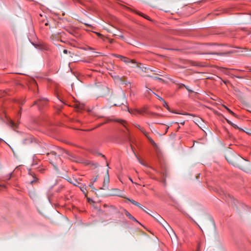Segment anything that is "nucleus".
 I'll use <instances>...</instances> for the list:
<instances>
[{"instance_id": "nucleus-31", "label": "nucleus", "mask_w": 251, "mask_h": 251, "mask_svg": "<svg viewBox=\"0 0 251 251\" xmlns=\"http://www.w3.org/2000/svg\"><path fill=\"white\" fill-rule=\"evenodd\" d=\"M71 183L73 184L75 186H76L77 185V183H78V182H77L76 180H74V182H71Z\"/></svg>"}, {"instance_id": "nucleus-28", "label": "nucleus", "mask_w": 251, "mask_h": 251, "mask_svg": "<svg viewBox=\"0 0 251 251\" xmlns=\"http://www.w3.org/2000/svg\"><path fill=\"white\" fill-rule=\"evenodd\" d=\"M137 158L140 164H141L142 165H143L145 166H146V165L144 163H143L138 157H137Z\"/></svg>"}, {"instance_id": "nucleus-2", "label": "nucleus", "mask_w": 251, "mask_h": 251, "mask_svg": "<svg viewBox=\"0 0 251 251\" xmlns=\"http://www.w3.org/2000/svg\"><path fill=\"white\" fill-rule=\"evenodd\" d=\"M112 191L113 193L111 194V195L118 196V197L125 198V199H126L128 201L131 202L133 204L135 205V206L139 207L141 209H143V207H142L141 205L139 203H138V202H137L136 201H135L133 200L130 199L129 198H126L123 192L122 191H121L120 190H119L118 189H113L112 190Z\"/></svg>"}, {"instance_id": "nucleus-9", "label": "nucleus", "mask_w": 251, "mask_h": 251, "mask_svg": "<svg viewBox=\"0 0 251 251\" xmlns=\"http://www.w3.org/2000/svg\"><path fill=\"white\" fill-rule=\"evenodd\" d=\"M122 214H125L129 219L138 223L140 224V223L133 217L132 216L129 212H128L126 209L124 208H121V211Z\"/></svg>"}, {"instance_id": "nucleus-7", "label": "nucleus", "mask_w": 251, "mask_h": 251, "mask_svg": "<svg viewBox=\"0 0 251 251\" xmlns=\"http://www.w3.org/2000/svg\"><path fill=\"white\" fill-rule=\"evenodd\" d=\"M141 132L144 134V135L147 138L151 144L154 148H157V145L153 141V140L149 135V133L147 132L144 129H142Z\"/></svg>"}, {"instance_id": "nucleus-32", "label": "nucleus", "mask_w": 251, "mask_h": 251, "mask_svg": "<svg viewBox=\"0 0 251 251\" xmlns=\"http://www.w3.org/2000/svg\"><path fill=\"white\" fill-rule=\"evenodd\" d=\"M97 178H98V177L97 176L94 179L91 180V182H93V183H94V182H95L97 181Z\"/></svg>"}, {"instance_id": "nucleus-33", "label": "nucleus", "mask_w": 251, "mask_h": 251, "mask_svg": "<svg viewBox=\"0 0 251 251\" xmlns=\"http://www.w3.org/2000/svg\"><path fill=\"white\" fill-rule=\"evenodd\" d=\"M169 128V126H167V127H166V129H165V133H164V134H165V133H166L167 132V131H168V130Z\"/></svg>"}, {"instance_id": "nucleus-15", "label": "nucleus", "mask_w": 251, "mask_h": 251, "mask_svg": "<svg viewBox=\"0 0 251 251\" xmlns=\"http://www.w3.org/2000/svg\"><path fill=\"white\" fill-rule=\"evenodd\" d=\"M145 112L147 113V114H148L149 115H151L152 117H160L161 116V115L159 114H157V113H153V112H146L145 111Z\"/></svg>"}, {"instance_id": "nucleus-39", "label": "nucleus", "mask_w": 251, "mask_h": 251, "mask_svg": "<svg viewBox=\"0 0 251 251\" xmlns=\"http://www.w3.org/2000/svg\"><path fill=\"white\" fill-rule=\"evenodd\" d=\"M82 108H83V106H80L79 109H82Z\"/></svg>"}, {"instance_id": "nucleus-5", "label": "nucleus", "mask_w": 251, "mask_h": 251, "mask_svg": "<svg viewBox=\"0 0 251 251\" xmlns=\"http://www.w3.org/2000/svg\"><path fill=\"white\" fill-rule=\"evenodd\" d=\"M141 132L144 134V135L147 138L151 144L154 148H157V145L153 141V140L149 135V133L147 132L144 129H142Z\"/></svg>"}, {"instance_id": "nucleus-12", "label": "nucleus", "mask_w": 251, "mask_h": 251, "mask_svg": "<svg viewBox=\"0 0 251 251\" xmlns=\"http://www.w3.org/2000/svg\"><path fill=\"white\" fill-rule=\"evenodd\" d=\"M79 187L80 189V190L83 192L85 196H86L87 193L85 192V191L86 190V187L85 185L81 184L79 186Z\"/></svg>"}, {"instance_id": "nucleus-24", "label": "nucleus", "mask_w": 251, "mask_h": 251, "mask_svg": "<svg viewBox=\"0 0 251 251\" xmlns=\"http://www.w3.org/2000/svg\"><path fill=\"white\" fill-rule=\"evenodd\" d=\"M93 185H94L93 182H90L89 186L90 187H91L92 188L93 191H95V190H96V189L94 187Z\"/></svg>"}, {"instance_id": "nucleus-25", "label": "nucleus", "mask_w": 251, "mask_h": 251, "mask_svg": "<svg viewBox=\"0 0 251 251\" xmlns=\"http://www.w3.org/2000/svg\"><path fill=\"white\" fill-rule=\"evenodd\" d=\"M10 124V126L13 127H16L17 126V124L14 123L13 121H11Z\"/></svg>"}, {"instance_id": "nucleus-4", "label": "nucleus", "mask_w": 251, "mask_h": 251, "mask_svg": "<svg viewBox=\"0 0 251 251\" xmlns=\"http://www.w3.org/2000/svg\"><path fill=\"white\" fill-rule=\"evenodd\" d=\"M115 57L120 58L122 61L126 63H131L134 64L136 67H138V64L133 60H131L127 57L119 54H114Z\"/></svg>"}, {"instance_id": "nucleus-36", "label": "nucleus", "mask_w": 251, "mask_h": 251, "mask_svg": "<svg viewBox=\"0 0 251 251\" xmlns=\"http://www.w3.org/2000/svg\"><path fill=\"white\" fill-rule=\"evenodd\" d=\"M119 37L121 38V39H124V37L123 35H118Z\"/></svg>"}, {"instance_id": "nucleus-19", "label": "nucleus", "mask_w": 251, "mask_h": 251, "mask_svg": "<svg viewBox=\"0 0 251 251\" xmlns=\"http://www.w3.org/2000/svg\"><path fill=\"white\" fill-rule=\"evenodd\" d=\"M33 179L32 180H31L30 181V184H34L35 183H37V182H38V178L34 177V176H33Z\"/></svg>"}, {"instance_id": "nucleus-11", "label": "nucleus", "mask_w": 251, "mask_h": 251, "mask_svg": "<svg viewBox=\"0 0 251 251\" xmlns=\"http://www.w3.org/2000/svg\"><path fill=\"white\" fill-rule=\"evenodd\" d=\"M47 102L46 99L39 100L34 102V104L37 105L39 107L44 105Z\"/></svg>"}, {"instance_id": "nucleus-34", "label": "nucleus", "mask_w": 251, "mask_h": 251, "mask_svg": "<svg viewBox=\"0 0 251 251\" xmlns=\"http://www.w3.org/2000/svg\"><path fill=\"white\" fill-rule=\"evenodd\" d=\"M68 50H63V53L65 54H67L68 53Z\"/></svg>"}, {"instance_id": "nucleus-1", "label": "nucleus", "mask_w": 251, "mask_h": 251, "mask_svg": "<svg viewBox=\"0 0 251 251\" xmlns=\"http://www.w3.org/2000/svg\"><path fill=\"white\" fill-rule=\"evenodd\" d=\"M64 151L58 147H54L53 151L46 153L47 156L51 164L54 167L58 161H60L59 156L63 154Z\"/></svg>"}, {"instance_id": "nucleus-8", "label": "nucleus", "mask_w": 251, "mask_h": 251, "mask_svg": "<svg viewBox=\"0 0 251 251\" xmlns=\"http://www.w3.org/2000/svg\"><path fill=\"white\" fill-rule=\"evenodd\" d=\"M141 132L144 134V135L147 138L151 144L154 148H157V145L153 141V140L149 135V133L147 132L144 129H142Z\"/></svg>"}, {"instance_id": "nucleus-20", "label": "nucleus", "mask_w": 251, "mask_h": 251, "mask_svg": "<svg viewBox=\"0 0 251 251\" xmlns=\"http://www.w3.org/2000/svg\"><path fill=\"white\" fill-rule=\"evenodd\" d=\"M162 102H163V106L168 110H170L169 106H168L166 102L165 101V100H164V101H162Z\"/></svg>"}, {"instance_id": "nucleus-29", "label": "nucleus", "mask_w": 251, "mask_h": 251, "mask_svg": "<svg viewBox=\"0 0 251 251\" xmlns=\"http://www.w3.org/2000/svg\"><path fill=\"white\" fill-rule=\"evenodd\" d=\"M135 126L138 128L141 131H142V129H143L144 128L141 127L139 125H135Z\"/></svg>"}, {"instance_id": "nucleus-35", "label": "nucleus", "mask_w": 251, "mask_h": 251, "mask_svg": "<svg viewBox=\"0 0 251 251\" xmlns=\"http://www.w3.org/2000/svg\"><path fill=\"white\" fill-rule=\"evenodd\" d=\"M113 41H114V40H113V39H109V43H110V44H112V43H113Z\"/></svg>"}, {"instance_id": "nucleus-30", "label": "nucleus", "mask_w": 251, "mask_h": 251, "mask_svg": "<svg viewBox=\"0 0 251 251\" xmlns=\"http://www.w3.org/2000/svg\"><path fill=\"white\" fill-rule=\"evenodd\" d=\"M12 173L10 174L5 179L7 180H9L10 179L11 177Z\"/></svg>"}, {"instance_id": "nucleus-22", "label": "nucleus", "mask_w": 251, "mask_h": 251, "mask_svg": "<svg viewBox=\"0 0 251 251\" xmlns=\"http://www.w3.org/2000/svg\"><path fill=\"white\" fill-rule=\"evenodd\" d=\"M152 93H153L154 95H155V96H156V97L157 98V99H158L159 100H161V101H164V100L162 98H161V97L159 96L158 95H157L156 94H155V93H154V92H152Z\"/></svg>"}, {"instance_id": "nucleus-14", "label": "nucleus", "mask_w": 251, "mask_h": 251, "mask_svg": "<svg viewBox=\"0 0 251 251\" xmlns=\"http://www.w3.org/2000/svg\"><path fill=\"white\" fill-rule=\"evenodd\" d=\"M137 14L149 21H151V20L150 18V17L149 16H148L147 15H146L145 14H144L140 12H137Z\"/></svg>"}, {"instance_id": "nucleus-10", "label": "nucleus", "mask_w": 251, "mask_h": 251, "mask_svg": "<svg viewBox=\"0 0 251 251\" xmlns=\"http://www.w3.org/2000/svg\"><path fill=\"white\" fill-rule=\"evenodd\" d=\"M108 174V171L107 172ZM109 183V176L107 174V176L104 178L103 186L102 187L100 188V189L105 190L108 188V184Z\"/></svg>"}, {"instance_id": "nucleus-23", "label": "nucleus", "mask_w": 251, "mask_h": 251, "mask_svg": "<svg viewBox=\"0 0 251 251\" xmlns=\"http://www.w3.org/2000/svg\"><path fill=\"white\" fill-rule=\"evenodd\" d=\"M182 86L184 87L189 92H190V93L193 92V91H192V90L190 89L188 86H186L184 84H182Z\"/></svg>"}, {"instance_id": "nucleus-16", "label": "nucleus", "mask_w": 251, "mask_h": 251, "mask_svg": "<svg viewBox=\"0 0 251 251\" xmlns=\"http://www.w3.org/2000/svg\"><path fill=\"white\" fill-rule=\"evenodd\" d=\"M229 52H208V54L224 55L227 54Z\"/></svg>"}, {"instance_id": "nucleus-13", "label": "nucleus", "mask_w": 251, "mask_h": 251, "mask_svg": "<svg viewBox=\"0 0 251 251\" xmlns=\"http://www.w3.org/2000/svg\"><path fill=\"white\" fill-rule=\"evenodd\" d=\"M127 109H128V111L130 113H131V114H135V113H139L140 114H143V112L142 111H138V110H136V109H130L128 108Z\"/></svg>"}, {"instance_id": "nucleus-38", "label": "nucleus", "mask_w": 251, "mask_h": 251, "mask_svg": "<svg viewBox=\"0 0 251 251\" xmlns=\"http://www.w3.org/2000/svg\"><path fill=\"white\" fill-rule=\"evenodd\" d=\"M180 124L181 125H184V122H181Z\"/></svg>"}, {"instance_id": "nucleus-26", "label": "nucleus", "mask_w": 251, "mask_h": 251, "mask_svg": "<svg viewBox=\"0 0 251 251\" xmlns=\"http://www.w3.org/2000/svg\"><path fill=\"white\" fill-rule=\"evenodd\" d=\"M153 92L150 89H148L146 90V95H150L151 93H152Z\"/></svg>"}, {"instance_id": "nucleus-3", "label": "nucleus", "mask_w": 251, "mask_h": 251, "mask_svg": "<svg viewBox=\"0 0 251 251\" xmlns=\"http://www.w3.org/2000/svg\"><path fill=\"white\" fill-rule=\"evenodd\" d=\"M144 211L147 213L149 215H150L151 216L153 217L156 220V221L159 222L165 228L167 229L166 226H168L170 228H171L170 226L168 225V224L166 222V221L161 217L158 214L156 213H154L153 215H151L150 213H149L148 212H147L143 208L142 209Z\"/></svg>"}, {"instance_id": "nucleus-37", "label": "nucleus", "mask_w": 251, "mask_h": 251, "mask_svg": "<svg viewBox=\"0 0 251 251\" xmlns=\"http://www.w3.org/2000/svg\"><path fill=\"white\" fill-rule=\"evenodd\" d=\"M154 78L155 79H156L162 80V79H161V78H159V77H154Z\"/></svg>"}, {"instance_id": "nucleus-40", "label": "nucleus", "mask_w": 251, "mask_h": 251, "mask_svg": "<svg viewBox=\"0 0 251 251\" xmlns=\"http://www.w3.org/2000/svg\"><path fill=\"white\" fill-rule=\"evenodd\" d=\"M129 179H130V181H131L132 182H133V181L131 178H130Z\"/></svg>"}, {"instance_id": "nucleus-21", "label": "nucleus", "mask_w": 251, "mask_h": 251, "mask_svg": "<svg viewBox=\"0 0 251 251\" xmlns=\"http://www.w3.org/2000/svg\"><path fill=\"white\" fill-rule=\"evenodd\" d=\"M227 122L235 128H239L238 126L236 125L233 124L230 121H227Z\"/></svg>"}, {"instance_id": "nucleus-17", "label": "nucleus", "mask_w": 251, "mask_h": 251, "mask_svg": "<svg viewBox=\"0 0 251 251\" xmlns=\"http://www.w3.org/2000/svg\"><path fill=\"white\" fill-rule=\"evenodd\" d=\"M224 107L228 111V112L230 114H231L232 115H233L234 116H236V114L232 111H231L230 109H229L227 107H226L225 105H224Z\"/></svg>"}, {"instance_id": "nucleus-27", "label": "nucleus", "mask_w": 251, "mask_h": 251, "mask_svg": "<svg viewBox=\"0 0 251 251\" xmlns=\"http://www.w3.org/2000/svg\"><path fill=\"white\" fill-rule=\"evenodd\" d=\"M96 34H97V35L99 37H100V38H101L103 40H104V39H103V38H104V37H103V35H102V34H100V33H98V32H96Z\"/></svg>"}, {"instance_id": "nucleus-6", "label": "nucleus", "mask_w": 251, "mask_h": 251, "mask_svg": "<svg viewBox=\"0 0 251 251\" xmlns=\"http://www.w3.org/2000/svg\"><path fill=\"white\" fill-rule=\"evenodd\" d=\"M141 132L144 134V135L147 138L151 144L154 148H157V145L153 141V140L149 135V133L147 132L144 129H142Z\"/></svg>"}, {"instance_id": "nucleus-18", "label": "nucleus", "mask_w": 251, "mask_h": 251, "mask_svg": "<svg viewBox=\"0 0 251 251\" xmlns=\"http://www.w3.org/2000/svg\"><path fill=\"white\" fill-rule=\"evenodd\" d=\"M115 121L121 123L122 125L126 127L125 124L126 123V121L123 120H115Z\"/></svg>"}]
</instances>
